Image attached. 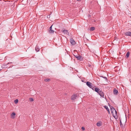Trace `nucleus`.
I'll return each instance as SVG.
<instances>
[{
  "label": "nucleus",
  "mask_w": 131,
  "mask_h": 131,
  "mask_svg": "<svg viewBox=\"0 0 131 131\" xmlns=\"http://www.w3.org/2000/svg\"><path fill=\"white\" fill-rule=\"evenodd\" d=\"M86 85L89 88L93 90H94V86L91 82L88 81L86 83Z\"/></svg>",
  "instance_id": "obj_1"
},
{
  "label": "nucleus",
  "mask_w": 131,
  "mask_h": 131,
  "mask_svg": "<svg viewBox=\"0 0 131 131\" xmlns=\"http://www.w3.org/2000/svg\"><path fill=\"white\" fill-rule=\"evenodd\" d=\"M74 56L78 60L82 61L83 60V58L81 56H78L77 54H76V55H74Z\"/></svg>",
  "instance_id": "obj_2"
},
{
  "label": "nucleus",
  "mask_w": 131,
  "mask_h": 131,
  "mask_svg": "<svg viewBox=\"0 0 131 131\" xmlns=\"http://www.w3.org/2000/svg\"><path fill=\"white\" fill-rule=\"evenodd\" d=\"M100 89L96 87V86H94V91L97 92L98 93H99V91H100Z\"/></svg>",
  "instance_id": "obj_3"
},
{
  "label": "nucleus",
  "mask_w": 131,
  "mask_h": 131,
  "mask_svg": "<svg viewBox=\"0 0 131 131\" xmlns=\"http://www.w3.org/2000/svg\"><path fill=\"white\" fill-rule=\"evenodd\" d=\"M64 34H67L68 35H69V33L68 32V30H64L62 31Z\"/></svg>",
  "instance_id": "obj_4"
},
{
  "label": "nucleus",
  "mask_w": 131,
  "mask_h": 131,
  "mask_svg": "<svg viewBox=\"0 0 131 131\" xmlns=\"http://www.w3.org/2000/svg\"><path fill=\"white\" fill-rule=\"evenodd\" d=\"M108 105H109V106H110V105L109 104ZM110 108L111 111V112L112 114V113H113V112H114V111L116 110L115 109V108L113 106H110Z\"/></svg>",
  "instance_id": "obj_5"
},
{
  "label": "nucleus",
  "mask_w": 131,
  "mask_h": 131,
  "mask_svg": "<svg viewBox=\"0 0 131 131\" xmlns=\"http://www.w3.org/2000/svg\"><path fill=\"white\" fill-rule=\"evenodd\" d=\"M99 93L98 94H99L101 96L104 98V93L103 92H102L101 90H100Z\"/></svg>",
  "instance_id": "obj_6"
},
{
  "label": "nucleus",
  "mask_w": 131,
  "mask_h": 131,
  "mask_svg": "<svg viewBox=\"0 0 131 131\" xmlns=\"http://www.w3.org/2000/svg\"><path fill=\"white\" fill-rule=\"evenodd\" d=\"M53 25H52L50 27V30H49V32L50 33H53L54 32V31L52 30V27Z\"/></svg>",
  "instance_id": "obj_7"
},
{
  "label": "nucleus",
  "mask_w": 131,
  "mask_h": 131,
  "mask_svg": "<svg viewBox=\"0 0 131 131\" xmlns=\"http://www.w3.org/2000/svg\"><path fill=\"white\" fill-rule=\"evenodd\" d=\"M70 42L72 45H74L75 44V42L73 39L71 38L70 40Z\"/></svg>",
  "instance_id": "obj_8"
},
{
  "label": "nucleus",
  "mask_w": 131,
  "mask_h": 131,
  "mask_svg": "<svg viewBox=\"0 0 131 131\" xmlns=\"http://www.w3.org/2000/svg\"><path fill=\"white\" fill-rule=\"evenodd\" d=\"M125 35L126 36H131V31H127L125 33Z\"/></svg>",
  "instance_id": "obj_9"
},
{
  "label": "nucleus",
  "mask_w": 131,
  "mask_h": 131,
  "mask_svg": "<svg viewBox=\"0 0 131 131\" xmlns=\"http://www.w3.org/2000/svg\"><path fill=\"white\" fill-rule=\"evenodd\" d=\"M113 113H112L113 116L115 117V116H117V112L115 110L114 112H113Z\"/></svg>",
  "instance_id": "obj_10"
},
{
  "label": "nucleus",
  "mask_w": 131,
  "mask_h": 131,
  "mask_svg": "<svg viewBox=\"0 0 131 131\" xmlns=\"http://www.w3.org/2000/svg\"><path fill=\"white\" fill-rule=\"evenodd\" d=\"M102 123L100 121H99L96 123V125L97 126L100 127L102 125Z\"/></svg>",
  "instance_id": "obj_11"
},
{
  "label": "nucleus",
  "mask_w": 131,
  "mask_h": 131,
  "mask_svg": "<svg viewBox=\"0 0 131 131\" xmlns=\"http://www.w3.org/2000/svg\"><path fill=\"white\" fill-rule=\"evenodd\" d=\"M113 92L114 94L116 95H117L118 94V91L116 89H114Z\"/></svg>",
  "instance_id": "obj_12"
},
{
  "label": "nucleus",
  "mask_w": 131,
  "mask_h": 131,
  "mask_svg": "<svg viewBox=\"0 0 131 131\" xmlns=\"http://www.w3.org/2000/svg\"><path fill=\"white\" fill-rule=\"evenodd\" d=\"M15 113L14 112H13L11 115V117L12 118H15L14 116L15 115Z\"/></svg>",
  "instance_id": "obj_13"
},
{
  "label": "nucleus",
  "mask_w": 131,
  "mask_h": 131,
  "mask_svg": "<svg viewBox=\"0 0 131 131\" xmlns=\"http://www.w3.org/2000/svg\"><path fill=\"white\" fill-rule=\"evenodd\" d=\"M35 50L37 52H38L40 50L39 48V47L38 46L36 45V46L35 48Z\"/></svg>",
  "instance_id": "obj_14"
},
{
  "label": "nucleus",
  "mask_w": 131,
  "mask_h": 131,
  "mask_svg": "<svg viewBox=\"0 0 131 131\" xmlns=\"http://www.w3.org/2000/svg\"><path fill=\"white\" fill-rule=\"evenodd\" d=\"M77 96V95H73L72 96L71 99L74 100L76 99Z\"/></svg>",
  "instance_id": "obj_15"
},
{
  "label": "nucleus",
  "mask_w": 131,
  "mask_h": 131,
  "mask_svg": "<svg viewBox=\"0 0 131 131\" xmlns=\"http://www.w3.org/2000/svg\"><path fill=\"white\" fill-rule=\"evenodd\" d=\"M104 107L105 108L106 110L108 112V113H110V110L108 108V107L106 106H104Z\"/></svg>",
  "instance_id": "obj_16"
},
{
  "label": "nucleus",
  "mask_w": 131,
  "mask_h": 131,
  "mask_svg": "<svg viewBox=\"0 0 131 131\" xmlns=\"http://www.w3.org/2000/svg\"><path fill=\"white\" fill-rule=\"evenodd\" d=\"M95 27H91L90 28V30L91 31L94 30L95 29Z\"/></svg>",
  "instance_id": "obj_17"
},
{
  "label": "nucleus",
  "mask_w": 131,
  "mask_h": 131,
  "mask_svg": "<svg viewBox=\"0 0 131 131\" xmlns=\"http://www.w3.org/2000/svg\"><path fill=\"white\" fill-rule=\"evenodd\" d=\"M129 52H127L126 55V57L127 58H128V57L129 55Z\"/></svg>",
  "instance_id": "obj_18"
},
{
  "label": "nucleus",
  "mask_w": 131,
  "mask_h": 131,
  "mask_svg": "<svg viewBox=\"0 0 131 131\" xmlns=\"http://www.w3.org/2000/svg\"><path fill=\"white\" fill-rule=\"evenodd\" d=\"M100 77L105 79L106 81H108V80L106 77H103V76H101Z\"/></svg>",
  "instance_id": "obj_19"
},
{
  "label": "nucleus",
  "mask_w": 131,
  "mask_h": 131,
  "mask_svg": "<svg viewBox=\"0 0 131 131\" xmlns=\"http://www.w3.org/2000/svg\"><path fill=\"white\" fill-rule=\"evenodd\" d=\"M50 80V79H46L44 80V81L46 82L49 81Z\"/></svg>",
  "instance_id": "obj_20"
},
{
  "label": "nucleus",
  "mask_w": 131,
  "mask_h": 131,
  "mask_svg": "<svg viewBox=\"0 0 131 131\" xmlns=\"http://www.w3.org/2000/svg\"><path fill=\"white\" fill-rule=\"evenodd\" d=\"M18 100L17 99L14 100V102L16 104L18 102Z\"/></svg>",
  "instance_id": "obj_21"
},
{
  "label": "nucleus",
  "mask_w": 131,
  "mask_h": 131,
  "mask_svg": "<svg viewBox=\"0 0 131 131\" xmlns=\"http://www.w3.org/2000/svg\"><path fill=\"white\" fill-rule=\"evenodd\" d=\"M29 101L30 102H32L34 101L33 99L32 98H30L29 99Z\"/></svg>",
  "instance_id": "obj_22"
},
{
  "label": "nucleus",
  "mask_w": 131,
  "mask_h": 131,
  "mask_svg": "<svg viewBox=\"0 0 131 131\" xmlns=\"http://www.w3.org/2000/svg\"><path fill=\"white\" fill-rule=\"evenodd\" d=\"M74 54H73V55H76V54H78V52L76 51V50L74 51Z\"/></svg>",
  "instance_id": "obj_23"
},
{
  "label": "nucleus",
  "mask_w": 131,
  "mask_h": 131,
  "mask_svg": "<svg viewBox=\"0 0 131 131\" xmlns=\"http://www.w3.org/2000/svg\"><path fill=\"white\" fill-rule=\"evenodd\" d=\"M120 125L121 126H123V125L122 124V123L121 122V121H120Z\"/></svg>",
  "instance_id": "obj_24"
},
{
  "label": "nucleus",
  "mask_w": 131,
  "mask_h": 131,
  "mask_svg": "<svg viewBox=\"0 0 131 131\" xmlns=\"http://www.w3.org/2000/svg\"><path fill=\"white\" fill-rule=\"evenodd\" d=\"M82 129L83 130H85V128L84 127H82Z\"/></svg>",
  "instance_id": "obj_25"
},
{
  "label": "nucleus",
  "mask_w": 131,
  "mask_h": 131,
  "mask_svg": "<svg viewBox=\"0 0 131 131\" xmlns=\"http://www.w3.org/2000/svg\"><path fill=\"white\" fill-rule=\"evenodd\" d=\"M88 66L89 67H91V65L90 64H89Z\"/></svg>",
  "instance_id": "obj_26"
},
{
  "label": "nucleus",
  "mask_w": 131,
  "mask_h": 131,
  "mask_svg": "<svg viewBox=\"0 0 131 131\" xmlns=\"http://www.w3.org/2000/svg\"><path fill=\"white\" fill-rule=\"evenodd\" d=\"M88 16H89V17H91V15H89Z\"/></svg>",
  "instance_id": "obj_27"
},
{
  "label": "nucleus",
  "mask_w": 131,
  "mask_h": 131,
  "mask_svg": "<svg viewBox=\"0 0 131 131\" xmlns=\"http://www.w3.org/2000/svg\"><path fill=\"white\" fill-rule=\"evenodd\" d=\"M130 83H131V79H130Z\"/></svg>",
  "instance_id": "obj_28"
},
{
  "label": "nucleus",
  "mask_w": 131,
  "mask_h": 131,
  "mask_svg": "<svg viewBox=\"0 0 131 131\" xmlns=\"http://www.w3.org/2000/svg\"><path fill=\"white\" fill-rule=\"evenodd\" d=\"M2 70L1 69L0 70H0Z\"/></svg>",
  "instance_id": "obj_29"
}]
</instances>
